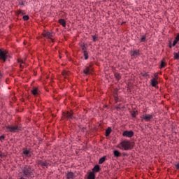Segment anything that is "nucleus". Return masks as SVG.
<instances>
[{
	"mask_svg": "<svg viewBox=\"0 0 179 179\" xmlns=\"http://www.w3.org/2000/svg\"><path fill=\"white\" fill-rule=\"evenodd\" d=\"M22 124H18L17 125H7L6 129L7 132H11V134H16V132H20L22 131Z\"/></svg>",
	"mask_w": 179,
	"mask_h": 179,
	"instance_id": "1",
	"label": "nucleus"
},
{
	"mask_svg": "<svg viewBox=\"0 0 179 179\" xmlns=\"http://www.w3.org/2000/svg\"><path fill=\"white\" fill-rule=\"evenodd\" d=\"M22 173L24 174V177H27V178H31L33 177V169L30 166H25L22 169Z\"/></svg>",
	"mask_w": 179,
	"mask_h": 179,
	"instance_id": "2",
	"label": "nucleus"
},
{
	"mask_svg": "<svg viewBox=\"0 0 179 179\" xmlns=\"http://www.w3.org/2000/svg\"><path fill=\"white\" fill-rule=\"evenodd\" d=\"M120 145L121 146L120 148L122 149V150H131V149H132V144L128 141H122Z\"/></svg>",
	"mask_w": 179,
	"mask_h": 179,
	"instance_id": "3",
	"label": "nucleus"
},
{
	"mask_svg": "<svg viewBox=\"0 0 179 179\" xmlns=\"http://www.w3.org/2000/svg\"><path fill=\"white\" fill-rule=\"evenodd\" d=\"M8 58H10V55H9V52L0 49V59L3 62H6V59H8Z\"/></svg>",
	"mask_w": 179,
	"mask_h": 179,
	"instance_id": "4",
	"label": "nucleus"
},
{
	"mask_svg": "<svg viewBox=\"0 0 179 179\" xmlns=\"http://www.w3.org/2000/svg\"><path fill=\"white\" fill-rule=\"evenodd\" d=\"M54 34V32L45 31L43 34V37H45V38H48L49 43H54V40L52 39Z\"/></svg>",
	"mask_w": 179,
	"mask_h": 179,
	"instance_id": "5",
	"label": "nucleus"
},
{
	"mask_svg": "<svg viewBox=\"0 0 179 179\" xmlns=\"http://www.w3.org/2000/svg\"><path fill=\"white\" fill-rule=\"evenodd\" d=\"M134 135V131L132 130H130V131L126 130L122 133V136H124L125 138H132Z\"/></svg>",
	"mask_w": 179,
	"mask_h": 179,
	"instance_id": "6",
	"label": "nucleus"
},
{
	"mask_svg": "<svg viewBox=\"0 0 179 179\" xmlns=\"http://www.w3.org/2000/svg\"><path fill=\"white\" fill-rule=\"evenodd\" d=\"M37 163L38 166H41V167H43V169H44V167H48V166H50V164L47 162V161H43L41 159H38L37 161Z\"/></svg>",
	"mask_w": 179,
	"mask_h": 179,
	"instance_id": "7",
	"label": "nucleus"
},
{
	"mask_svg": "<svg viewBox=\"0 0 179 179\" xmlns=\"http://www.w3.org/2000/svg\"><path fill=\"white\" fill-rule=\"evenodd\" d=\"M130 55L133 58H137V57H139V55H141V52L139 50H131L130 51Z\"/></svg>",
	"mask_w": 179,
	"mask_h": 179,
	"instance_id": "8",
	"label": "nucleus"
},
{
	"mask_svg": "<svg viewBox=\"0 0 179 179\" xmlns=\"http://www.w3.org/2000/svg\"><path fill=\"white\" fill-rule=\"evenodd\" d=\"M153 118V115L148 114L143 117V120L145 121V122H149L150 120Z\"/></svg>",
	"mask_w": 179,
	"mask_h": 179,
	"instance_id": "9",
	"label": "nucleus"
},
{
	"mask_svg": "<svg viewBox=\"0 0 179 179\" xmlns=\"http://www.w3.org/2000/svg\"><path fill=\"white\" fill-rule=\"evenodd\" d=\"M64 116L66 117V118H67V120H73V114L71 112H66V113H64Z\"/></svg>",
	"mask_w": 179,
	"mask_h": 179,
	"instance_id": "10",
	"label": "nucleus"
},
{
	"mask_svg": "<svg viewBox=\"0 0 179 179\" xmlns=\"http://www.w3.org/2000/svg\"><path fill=\"white\" fill-rule=\"evenodd\" d=\"M100 170H101V169L100 168V165L96 164L92 169V173H94V174H95V173H99V171H100Z\"/></svg>",
	"mask_w": 179,
	"mask_h": 179,
	"instance_id": "11",
	"label": "nucleus"
},
{
	"mask_svg": "<svg viewBox=\"0 0 179 179\" xmlns=\"http://www.w3.org/2000/svg\"><path fill=\"white\" fill-rule=\"evenodd\" d=\"M66 179L75 178V173L73 172H68L66 175Z\"/></svg>",
	"mask_w": 179,
	"mask_h": 179,
	"instance_id": "12",
	"label": "nucleus"
},
{
	"mask_svg": "<svg viewBox=\"0 0 179 179\" xmlns=\"http://www.w3.org/2000/svg\"><path fill=\"white\" fill-rule=\"evenodd\" d=\"M148 41V36L146 34L141 35L140 38V43H146Z\"/></svg>",
	"mask_w": 179,
	"mask_h": 179,
	"instance_id": "13",
	"label": "nucleus"
},
{
	"mask_svg": "<svg viewBox=\"0 0 179 179\" xmlns=\"http://www.w3.org/2000/svg\"><path fill=\"white\" fill-rule=\"evenodd\" d=\"M22 153L26 157H31V152L29 150H24Z\"/></svg>",
	"mask_w": 179,
	"mask_h": 179,
	"instance_id": "14",
	"label": "nucleus"
},
{
	"mask_svg": "<svg viewBox=\"0 0 179 179\" xmlns=\"http://www.w3.org/2000/svg\"><path fill=\"white\" fill-rule=\"evenodd\" d=\"M158 84L159 82L157 81L156 78L151 79V86H152V87H156V85H157Z\"/></svg>",
	"mask_w": 179,
	"mask_h": 179,
	"instance_id": "15",
	"label": "nucleus"
},
{
	"mask_svg": "<svg viewBox=\"0 0 179 179\" xmlns=\"http://www.w3.org/2000/svg\"><path fill=\"white\" fill-rule=\"evenodd\" d=\"M59 24L63 26V27H66V21L64 19H62V18L59 19Z\"/></svg>",
	"mask_w": 179,
	"mask_h": 179,
	"instance_id": "16",
	"label": "nucleus"
},
{
	"mask_svg": "<svg viewBox=\"0 0 179 179\" xmlns=\"http://www.w3.org/2000/svg\"><path fill=\"white\" fill-rule=\"evenodd\" d=\"M113 155L116 158L121 157V152L120 151H118L117 150H115L113 151Z\"/></svg>",
	"mask_w": 179,
	"mask_h": 179,
	"instance_id": "17",
	"label": "nucleus"
},
{
	"mask_svg": "<svg viewBox=\"0 0 179 179\" xmlns=\"http://www.w3.org/2000/svg\"><path fill=\"white\" fill-rule=\"evenodd\" d=\"M87 179H96V173L94 172H90L88 174Z\"/></svg>",
	"mask_w": 179,
	"mask_h": 179,
	"instance_id": "18",
	"label": "nucleus"
},
{
	"mask_svg": "<svg viewBox=\"0 0 179 179\" xmlns=\"http://www.w3.org/2000/svg\"><path fill=\"white\" fill-rule=\"evenodd\" d=\"M83 73H85L86 76L90 75V68L85 67L83 70Z\"/></svg>",
	"mask_w": 179,
	"mask_h": 179,
	"instance_id": "19",
	"label": "nucleus"
},
{
	"mask_svg": "<svg viewBox=\"0 0 179 179\" xmlns=\"http://www.w3.org/2000/svg\"><path fill=\"white\" fill-rule=\"evenodd\" d=\"M24 3H27L26 0H18V4L20 5L21 8H23V6H24Z\"/></svg>",
	"mask_w": 179,
	"mask_h": 179,
	"instance_id": "20",
	"label": "nucleus"
},
{
	"mask_svg": "<svg viewBox=\"0 0 179 179\" xmlns=\"http://www.w3.org/2000/svg\"><path fill=\"white\" fill-rule=\"evenodd\" d=\"M83 54L84 55V59H85V61H87V59H89V52L84 51L83 52Z\"/></svg>",
	"mask_w": 179,
	"mask_h": 179,
	"instance_id": "21",
	"label": "nucleus"
},
{
	"mask_svg": "<svg viewBox=\"0 0 179 179\" xmlns=\"http://www.w3.org/2000/svg\"><path fill=\"white\" fill-rule=\"evenodd\" d=\"M31 93L32 94H34V96H37V94H38V89L36 87H34L32 90H31Z\"/></svg>",
	"mask_w": 179,
	"mask_h": 179,
	"instance_id": "22",
	"label": "nucleus"
},
{
	"mask_svg": "<svg viewBox=\"0 0 179 179\" xmlns=\"http://www.w3.org/2000/svg\"><path fill=\"white\" fill-rule=\"evenodd\" d=\"M106 159H107V157L104 156L99 159V164H103L106 162Z\"/></svg>",
	"mask_w": 179,
	"mask_h": 179,
	"instance_id": "23",
	"label": "nucleus"
},
{
	"mask_svg": "<svg viewBox=\"0 0 179 179\" xmlns=\"http://www.w3.org/2000/svg\"><path fill=\"white\" fill-rule=\"evenodd\" d=\"M110 134H111V127H108L106 130V136H110Z\"/></svg>",
	"mask_w": 179,
	"mask_h": 179,
	"instance_id": "24",
	"label": "nucleus"
},
{
	"mask_svg": "<svg viewBox=\"0 0 179 179\" xmlns=\"http://www.w3.org/2000/svg\"><path fill=\"white\" fill-rule=\"evenodd\" d=\"M80 47L82 48L83 52H84V51H87V47H86V45L85 43L81 44Z\"/></svg>",
	"mask_w": 179,
	"mask_h": 179,
	"instance_id": "25",
	"label": "nucleus"
},
{
	"mask_svg": "<svg viewBox=\"0 0 179 179\" xmlns=\"http://www.w3.org/2000/svg\"><path fill=\"white\" fill-rule=\"evenodd\" d=\"M173 59H179V52L173 53Z\"/></svg>",
	"mask_w": 179,
	"mask_h": 179,
	"instance_id": "26",
	"label": "nucleus"
},
{
	"mask_svg": "<svg viewBox=\"0 0 179 179\" xmlns=\"http://www.w3.org/2000/svg\"><path fill=\"white\" fill-rule=\"evenodd\" d=\"M115 78H116V79L117 80H120V79H121V74L118 73H115Z\"/></svg>",
	"mask_w": 179,
	"mask_h": 179,
	"instance_id": "27",
	"label": "nucleus"
},
{
	"mask_svg": "<svg viewBox=\"0 0 179 179\" xmlns=\"http://www.w3.org/2000/svg\"><path fill=\"white\" fill-rule=\"evenodd\" d=\"M18 63L20 64V68H23V65H22V64H24V62H23V60H22V59H18Z\"/></svg>",
	"mask_w": 179,
	"mask_h": 179,
	"instance_id": "28",
	"label": "nucleus"
},
{
	"mask_svg": "<svg viewBox=\"0 0 179 179\" xmlns=\"http://www.w3.org/2000/svg\"><path fill=\"white\" fill-rule=\"evenodd\" d=\"M160 66H161V69L166 68V63L162 61Z\"/></svg>",
	"mask_w": 179,
	"mask_h": 179,
	"instance_id": "29",
	"label": "nucleus"
},
{
	"mask_svg": "<svg viewBox=\"0 0 179 179\" xmlns=\"http://www.w3.org/2000/svg\"><path fill=\"white\" fill-rule=\"evenodd\" d=\"M17 15H24V11L22 10H18L17 11Z\"/></svg>",
	"mask_w": 179,
	"mask_h": 179,
	"instance_id": "30",
	"label": "nucleus"
},
{
	"mask_svg": "<svg viewBox=\"0 0 179 179\" xmlns=\"http://www.w3.org/2000/svg\"><path fill=\"white\" fill-rule=\"evenodd\" d=\"M131 117H132L133 118H136V111H133V112L131 113Z\"/></svg>",
	"mask_w": 179,
	"mask_h": 179,
	"instance_id": "31",
	"label": "nucleus"
},
{
	"mask_svg": "<svg viewBox=\"0 0 179 179\" xmlns=\"http://www.w3.org/2000/svg\"><path fill=\"white\" fill-rule=\"evenodd\" d=\"M29 15H24L23 16V20H29Z\"/></svg>",
	"mask_w": 179,
	"mask_h": 179,
	"instance_id": "32",
	"label": "nucleus"
},
{
	"mask_svg": "<svg viewBox=\"0 0 179 179\" xmlns=\"http://www.w3.org/2000/svg\"><path fill=\"white\" fill-rule=\"evenodd\" d=\"M177 43H178L176 39H174L173 42V47H176V45L177 44Z\"/></svg>",
	"mask_w": 179,
	"mask_h": 179,
	"instance_id": "33",
	"label": "nucleus"
},
{
	"mask_svg": "<svg viewBox=\"0 0 179 179\" xmlns=\"http://www.w3.org/2000/svg\"><path fill=\"white\" fill-rule=\"evenodd\" d=\"M175 39H176V41L178 43V41H179V34H178V35L176 36V37L175 38Z\"/></svg>",
	"mask_w": 179,
	"mask_h": 179,
	"instance_id": "34",
	"label": "nucleus"
},
{
	"mask_svg": "<svg viewBox=\"0 0 179 179\" xmlns=\"http://www.w3.org/2000/svg\"><path fill=\"white\" fill-rule=\"evenodd\" d=\"M3 139H5V136L2 135L0 136V141H3Z\"/></svg>",
	"mask_w": 179,
	"mask_h": 179,
	"instance_id": "35",
	"label": "nucleus"
},
{
	"mask_svg": "<svg viewBox=\"0 0 179 179\" xmlns=\"http://www.w3.org/2000/svg\"><path fill=\"white\" fill-rule=\"evenodd\" d=\"M154 77L155 78V79H159V76L157 75V73H155Z\"/></svg>",
	"mask_w": 179,
	"mask_h": 179,
	"instance_id": "36",
	"label": "nucleus"
},
{
	"mask_svg": "<svg viewBox=\"0 0 179 179\" xmlns=\"http://www.w3.org/2000/svg\"><path fill=\"white\" fill-rule=\"evenodd\" d=\"M115 109L117 110V111H120V110H121V107L116 106Z\"/></svg>",
	"mask_w": 179,
	"mask_h": 179,
	"instance_id": "37",
	"label": "nucleus"
},
{
	"mask_svg": "<svg viewBox=\"0 0 179 179\" xmlns=\"http://www.w3.org/2000/svg\"><path fill=\"white\" fill-rule=\"evenodd\" d=\"M96 38H97L96 36H92L93 41H96Z\"/></svg>",
	"mask_w": 179,
	"mask_h": 179,
	"instance_id": "38",
	"label": "nucleus"
},
{
	"mask_svg": "<svg viewBox=\"0 0 179 179\" xmlns=\"http://www.w3.org/2000/svg\"><path fill=\"white\" fill-rule=\"evenodd\" d=\"M169 48H173V45H171V43H169Z\"/></svg>",
	"mask_w": 179,
	"mask_h": 179,
	"instance_id": "39",
	"label": "nucleus"
},
{
	"mask_svg": "<svg viewBox=\"0 0 179 179\" xmlns=\"http://www.w3.org/2000/svg\"><path fill=\"white\" fill-rule=\"evenodd\" d=\"M0 157H3V154L2 153V152H0Z\"/></svg>",
	"mask_w": 179,
	"mask_h": 179,
	"instance_id": "40",
	"label": "nucleus"
},
{
	"mask_svg": "<svg viewBox=\"0 0 179 179\" xmlns=\"http://www.w3.org/2000/svg\"><path fill=\"white\" fill-rule=\"evenodd\" d=\"M1 76H2V74L0 73V78H1Z\"/></svg>",
	"mask_w": 179,
	"mask_h": 179,
	"instance_id": "41",
	"label": "nucleus"
},
{
	"mask_svg": "<svg viewBox=\"0 0 179 179\" xmlns=\"http://www.w3.org/2000/svg\"><path fill=\"white\" fill-rule=\"evenodd\" d=\"M117 100H118V98L116 97V98H115V101H117Z\"/></svg>",
	"mask_w": 179,
	"mask_h": 179,
	"instance_id": "42",
	"label": "nucleus"
}]
</instances>
